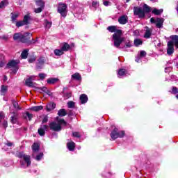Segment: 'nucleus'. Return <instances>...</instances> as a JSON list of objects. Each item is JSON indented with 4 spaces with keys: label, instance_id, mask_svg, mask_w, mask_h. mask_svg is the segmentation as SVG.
Instances as JSON below:
<instances>
[{
    "label": "nucleus",
    "instance_id": "1",
    "mask_svg": "<svg viewBox=\"0 0 178 178\" xmlns=\"http://www.w3.org/2000/svg\"><path fill=\"white\" fill-rule=\"evenodd\" d=\"M33 37V34L26 32L24 34L22 33H15L13 35L14 41H19L22 44H26V45H33L38 41L37 39L31 38Z\"/></svg>",
    "mask_w": 178,
    "mask_h": 178
},
{
    "label": "nucleus",
    "instance_id": "2",
    "mask_svg": "<svg viewBox=\"0 0 178 178\" xmlns=\"http://www.w3.org/2000/svg\"><path fill=\"white\" fill-rule=\"evenodd\" d=\"M122 34L123 31L121 29H116L115 33L113 35L114 47H115V48H120V44L124 41V38H122Z\"/></svg>",
    "mask_w": 178,
    "mask_h": 178
},
{
    "label": "nucleus",
    "instance_id": "3",
    "mask_svg": "<svg viewBox=\"0 0 178 178\" xmlns=\"http://www.w3.org/2000/svg\"><path fill=\"white\" fill-rule=\"evenodd\" d=\"M19 63H20V60H10L6 65V69L13 68V73L16 74L19 70Z\"/></svg>",
    "mask_w": 178,
    "mask_h": 178
},
{
    "label": "nucleus",
    "instance_id": "4",
    "mask_svg": "<svg viewBox=\"0 0 178 178\" xmlns=\"http://www.w3.org/2000/svg\"><path fill=\"white\" fill-rule=\"evenodd\" d=\"M111 138L112 140H116L117 138H123L126 136V132L124 131H120L119 129L115 127L114 129L111 131Z\"/></svg>",
    "mask_w": 178,
    "mask_h": 178
},
{
    "label": "nucleus",
    "instance_id": "5",
    "mask_svg": "<svg viewBox=\"0 0 178 178\" xmlns=\"http://www.w3.org/2000/svg\"><path fill=\"white\" fill-rule=\"evenodd\" d=\"M16 156L19 159H23L26 162L27 168L31 165V157L30 155L25 154L24 152H18Z\"/></svg>",
    "mask_w": 178,
    "mask_h": 178
},
{
    "label": "nucleus",
    "instance_id": "6",
    "mask_svg": "<svg viewBox=\"0 0 178 178\" xmlns=\"http://www.w3.org/2000/svg\"><path fill=\"white\" fill-rule=\"evenodd\" d=\"M57 12L61 15L63 17L67 16V5L64 3H59Z\"/></svg>",
    "mask_w": 178,
    "mask_h": 178
},
{
    "label": "nucleus",
    "instance_id": "7",
    "mask_svg": "<svg viewBox=\"0 0 178 178\" xmlns=\"http://www.w3.org/2000/svg\"><path fill=\"white\" fill-rule=\"evenodd\" d=\"M49 127L51 131L59 132L62 131V125L59 124L58 121L56 122L53 121L49 124Z\"/></svg>",
    "mask_w": 178,
    "mask_h": 178
},
{
    "label": "nucleus",
    "instance_id": "8",
    "mask_svg": "<svg viewBox=\"0 0 178 178\" xmlns=\"http://www.w3.org/2000/svg\"><path fill=\"white\" fill-rule=\"evenodd\" d=\"M134 15L138 16L140 19H144L145 17V13L141 7H134Z\"/></svg>",
    "mask_w": 178,
    "mask_h": 178
},
{
    "label": "nucleus",
    "instance_id": "9",
    "mask_svg": "<svg viewBox=\"0 0 178 178\" xmlns=\"http://www.w3.org/2000/svg\"><path fill=\"white\" fill-rule=\"evenodd\" d=\"M168 49H167V54L168 55L170 56L172 55L175 52V43L173 40H170L168 42Z\"/></svg>",
    "mask_w": 178,
    "mask_h": 178
},
{
    "label": "nucleus",
    "instance_id": "10",
    "mask_svg": "<svg viewBox=\"0 0 178 178\" xmlns=\"http://www.w3.org/2000/svg\"><path fill=\"white\" fill-rule=\"evenodd\" d=\"M10 114L13 115L10 119V123H12V124H16V123H17V120H19V113L16 112H12Z\"/></svg>",
    "mask_w": 178,
    "mask_h": 178
},
{
    "label": "nucleus",
    "instance_id": "11",
    "mask_svg": "<svg viewBox=\"0 0 178 178\" xmlns=\"http://www.w3.org/2000/svg\"><path fill=\"white\" fill-rule=\"evenodd\" d=\"M22 118L23 119H25L26 120H29V122H31L33 120V118H34V115L31 113H30L29 111H26L25 113H22Z\"/></svg>",
    "mask_w": 178,
    "mask_h": 178
},
{
    "label": "nucleus",
    "instance_id": "12",
    "mask_svg": "<svg viewBox=\"0 0 178 178\" xmlns=\"http://www.w3.org/2000/svg\"><path fill=\"white\" fill-rule=\"evenodd\" d=\"M164 22H165V19L157 17L156 21V26L158 29H162L163 27Z\"/></svg>",
    "mask_w": 178,
    "mask_h": 178
},
{
    "label": "nucleus",
    "instance_id": "13",
    "mask_svg": "<svg viewBox=\"0 0 178 178\" xmlns=\"http://www.w3.org/2000/svg\"><path fill=\"white\" fill-rule=\"evenodd\" d=\"M127 22H129L127 15H122L118 18V23H120V24H126Z\"/></svg>",
    "mask_w": 178,
    "mask_h": 178
},
{
    "label": "nucleus",
    "instance_id": "14",
    "mask_svg": "<svg viewBox=\"0 0 178 178\" xmlns=\"http://www.w3.org/2000/svg\"><path fill=\"white\" fill-rule=\"evenodd\" d=\"M56 108V104L55 102H50L46 106V111L47 112H51V111H54Z\"/></svg>",
    "mask_w": 178,
    "mask_h": 178
},
{
    "label": "nucleus",
    "instance_id": "15",
    "mask_svg": "<svg viewBox=\"0 0 178 178\" xmlns=\"http://www.w3.org/2000/svg\"><path fill=\"white\" fill-rule=\"evenodd\" d=\"M72 80H76V81H81L82 77L80 73L76 72L71 76Z\"/></svg>",
    "mask_w": 178,
    "mask_h": 178
},
{
    "label": "nucleus",
    "instance_id": "16",
    "mask_svg": "<svg viewBox=\"0 0 178 178\" xmlns=\"http://www.w3.org/2000/svg\"><path fill=\"white\" fill-rule=\"evenodd\" d=\"M33 80V76H29L26 80L25 81V86L27 87H34V83L31 81Z\"/></svg>",
    "mask_w": 178,
    "mask_h": 178
},
{
    "label": "nucleus",
    "instance_id": "17",
    "mask_svg": "<svg viewBox=\"0 0 178 178\" xmlns=\"http://www.w3.org/2000/svg\"><path fill=\"white\" fill-rule=\"evenodd\" d=\"M79 99L81 101V104L83 105L84 104H87L88 101V97L86 94H82L80 95Z\"/></svg>",
    "mask_w": 178,
    "mask_h": 178
},
{
    "label": "nucleus",
    "instance_id": "18",
    "mask_svg": "<svg viewBox=\"0 0 178 178\" xmlns=\"http://www.w3.org/2000/svg\"><path fill=\"white\" fill-rule=\"evenodd\" d=\"M67 147L69 151H74V149L76 148V143L73 141L69 142L67 143Z\"/></svg>",
    "mask_w": 178,
    "mask_h": 178
},
{
    "label": "nucleus",
    "instance_id": "19",
    "mask_svg": "<svg viewBox=\"0 0 178 178\" xmlns=\"http://www.w3.org/2000/svg\"><path fill=\"white\" fill-rule=\"evenodd\" d=\"M30 20H31V17L30 16V14H27L24 16L22 21L25 24V26H27V24H30Z\"/></svg>",
    "mask_w": 178,
    "mask_h": 178
},
{
    "label": "nucleus",
    "instance_id": "20",
    "mask_svg": "<svg viewBox=\"0 0 178 178\" xmlns=\"http://www.w3.org/2000/svg\"><path fill=\"white\" fill-rule=\"evenodd\" d=\"M61 49L63 52H67L70 49V45L67 42L63 43Z\"/></svg>",
    "mask_w": 178,
    "mask_h": 178
},
{
    "label": "nucleus",
    "instance_id": "21",
    "mask_svg": "<svg viewBox=\"0 0 178 178\" xmlns=\"http://www.w3.org/2000/svg\"><path fill=\"white\" fill-rule=\"evenodd\" d=\"M33 152H38L40 151V145L38 143H34L31 146Z\"/></svg>",
    "mask_w": 178,
    "mask_h": 178
},
{
    "label": "nucleus",
    "instance_id": "22",
    "mask_svg": "<svg viewBox=\"0 0 178 178\" xmlns=\"http://www.w3.org/2000/svg\"><path fill=\"white\" fill-rule=\"evenodd\" d=\"M59 81V79L58 78H49L47 80V84H55V83H58Z\"/></svg>",
    "mask_w": 178,
    "mask_h": 178
},
{
    "label": "nucleus",
    "instance_id": "23",
    "mask_svg": "<svg viewBox=\"0 0 178 178\" xmlns=\"http://www.w3.org/2000/svg\"><path fill=\"white\" fill-rule=\"evenodd\" d=\"M44 109V106H35L31 108V111H33V112H40V111H42Z\"/></svg>",
    "mask_w": 178,
    "mask_h": 178
},
{
    "label": "nucleus",
    "instance_id": "24",
    "mask_svg": "<svg viewBox=\"0 0 178 178\" xmlns=\"http://www.w3.org/2000/svg\"><path fill=\"white\" fill-rule=\"evenodd\" d=\"M8 92V86L5 85H2L1 88V95L5 96V95Z\"/></svg>",
    "mask_w": 178,
    "mask_h": 178
},
{
    "label": "nucleus",
    "instance_id": "25",
    "mask_svg": "<svg viewBox=\"0 0 178 178\" xmlns=\"http://www.w3.org/2000/svg\"><path fill=\"white\" fill-rule=\"evenodd\" d=\"M143 13H149V12H151V10H152V8H151V7H149L148 5L147 4H144L143 5Z\"/></svg>",
    "mask_w": 178,
    "mask_h": 178
},
{
    "label": "nucleus",
    "instance_id": "26",
    "mask_svg": "<svg viewBox=\"0 0 178 178\" xmlns=\"http://www.w3.org/2000/svg\"><path fill=\"white\" fill-rule=\"evenodd\" d=\"M58 115L60 117L63 118V116H66V115H67V112H66V109L61 108V109L58 110Z\"/></svg>",
    "mask_w": 178,
    "mask_h": 178
},
{
    "label": "nucleus",
    "instance_id": "27",
    "mask_svg": "<svg viewBox=\"0 0 178 178\" xmlns=\"http://www.w3.org/2000/svg\"><path fill=\"white\" fill-rule=\"evenodd\" d=\"M27 56H29V49H24L21 54L22 59H27Z\"/></svg>",
    "mask_w": 178,
    "mask_h": 178
},
{
    "label": "nucleus",
    "instance_id": "28",
    "mask_svg": "<svg viewBox=\"0 0 178 178\" xmlns=\"http://www.w3.org/2000/svg\"><path fill=\"white\" fill-rule=\"evenodd\" d=\"M12 104H13V108H15V109H17V111H22L20 106H19V103H17V102H16V100H15V99L12 100Z\"/></svg>",
    "mask_w": 178,
    "mask_h": 178
},
{
    "label": "nucleus",
    "instance_id": "29",
    "mask_svg": "<svg viewBox=\"0 0 178 178\" xmlns=\"http://www.w3.org/2000/svg\"><path fill=\"white\" fill-rule=\"evenodd\" d=\"M35 2L37 6H40V8H45V2L42 0H35Z\"/></svg>",
    "mask_w": 178,
    "mask_h": 178
},
{
    "label": "nucleus",
    "instance_id": "30",
    "mask_svg": "<svg viewBox=\"0 0 178 178\" xmlns=\"http://www.w3.org/2000/svg\"><path fill=\"white\" fill-rule=\"evenodd\" d=\"M163 12V10L162 9L159 10V9L154 8L152 11V13H153V15H155L156 16H159V15H161Z\"/></svg>",
    "mask_w": 178,
    "mask_h": 178
},
{
    "label": "nucleus",
    "instance_id": "31",
    "mask_svg": "<svg viewBox=\"0 0 178 178\" xmlns=\"http://www.w3.org/2000/svg\"><path fill=\"white\" fill-rule=\"evenodd\" d=\"M19 15L20 14L19 13H11V20L13 23H15V22H16V19L17 17H19Z\"/></svg>",
    "mask_w": 178,
    "mask_h": 178
},
{
    "label": "nucleus",
    "instance_id": "32",
    "mask_svg": "<svg viewBox=\"0 0 178 178\" xmlns=\"http://www.w3.org/2000/svg\"><path fill=\"white\" fill-rule=\"evenodd\" d=\"M134 44L135 47H140V45H143V40L140 38H136L134 40Z\"/></svg>",
    "mask_w": 178,
    "mask_h": 178
},
{
    "label": "nucleus",
    "instance_id": "33",
    "mask_svg": "<svg viewBox=\"0 0 178 178\" xmlns=\"http://www.w3.org/2000/svg\"><path fill=\"white\" fill-rule=\"evenodd\" d=\"M127 74V70L126 69L121 68L118 70V76H123Z\"/></svg>",
    "mask_w": 178,
    "mask_h": 178
},
{
    "label": "nucleus",
    "instance_id": "34",
    "mask_svg": "<svg viewBox=\"0 0 178 178\" xmlns=\"http://www.w3.org/2000/svg\"><path fill=\"white\" fill-rule=\"evenodd\" d=\"M63 54H65V52L62 51V49H56L54 50V54L56 55V56H62Z\"/></svg>",
    "mask_w": 178,
    "mask_h": 178
},
{
    "label": "nucleus",
    "instance_id": "35",
    "mask_svg": "<svg viewBox=\"0 0 178 178\" xmlns=\"http://www.w3.org/2000/svg\"><path fill=\"white\" fill-rule=\"evenodd\" d=\"M9 5V2H8V0H3L0 3V9H3L5 6H8Z\"/></svg>",
    "mask_w": 178,
    "mask_h": 178
},
{
    "label": "nucleus",
    "instance_id": "36",
    "mask_svg": "<svg viewBox=\"0 0 178 178\" xmlns=\"http://www.w3.org/2000/svg\"><path fill=\"white\" fill-rule=\"evenodd\" d=\"M151 35H152V33L149 31V29H147L145 32L144 38H151Z\"/></svg>",
    "mask_w": 178,
    "mask_h": 178
},
{
    "label": "nucleus",
    "instance_id": "37",
    "mask_svg": "<svg viewBox=\"0 0 178 178\" xmlns=\"http://www.w3.org/2000/svg\"><path fill=\"white\" fill-rule=\"evenodd\" d=\"M67 107L70 108V109H72L76 106V103L73 101H69L67 103Z\"/></svg>",
    "mask_w": 178,
    "mask_h": 178
},
{
    "label": "nucleus",
    "instance_id": "38",
    "mask_svg": "<svg viewBox=\"0 0 178 178\" xmlns=\"http://www.w3.org/2000/svg\"><path fill=\"white\" fill-rule=\"evenodd\" d=\"M107 30L110 31V33H115L116 26H109L107 27Z\"/></svg>",
    "mask_w": 178,
    "mask_h": 178
},
{
    "label": "nucleus",
    "instance_id": "39",
    "mask_svg": "<svg viewBox=\"0 0 178 178\" xmlns=\"http://www.w3.org/2000/svg\"><path fill=\"white\" fill-rule=\"evenodd\" d=\"M38 133L39 136L41 137H43V136H45V130L43 128H39L38 130Z\"/></svg>",
    "mask_w": 178,
    "mask_h": 178
},
{
    "label": "nucleus",
    "instance_id": "40",
    "mask_svg": "<svg viewBox=\"0 0 178 178\" xmlns=\"http://www.w3.org/2000/svg\"><path fill=\"white\" fill-rule=\"evenodd\" d=\"M16 27H22V26H26V24H24V21H19L17 22L15 24Z\"/></svg>",
    "mask_w": 178,
    "mask_h": 178
},
{
    "label": "nucleus",
    "instance_id": "41",
    "mask_svg": "<svg viewBox=\"0 0 178 178\" xmlns=\"http://www.w3.org/2000/svg\"><path fill=\"white\" fill-rule=\"evenodd\" d=\"M42 156H44V153L40 152V154H38L36 157H35V160L36 161H40L41 159H42Z\"/></svg>",
    "mask_w": 178,
    "mask_h": 178
},
{
    "label": "nucleus",
    "instance_id": "42",
    "mask_svg": "<svg viewBox=\"0 0 178 178\" xmlns=\"http://www.w3.org/2000/svg\"><path fill=\"white\" fill-rule=\"evenodd\" d=\"M35 59H37L35 56H30L29 58L28 59V62L29 63H33V62H35Z\"/></svg>",
    "mask_w": 178,
    "mask_h": 178
},
{
    "label": "nucleus",
    "instance_id": "43",
    "mask_svg": "<svg viewBox=\"0 0 178 178\" xmlns=\"http://www.w3.org/2000/svg\"><path fill=\"white\" fill-rule=\"evenodd\" d=\"M38 64L44 65V63H45V60H44L43 57H40L38 60Z\"/></svg>",
    "mask_w": 178,
    "mask_h": 178
},
{
    "label": "nucleus",
    "instance_id": "44",
    "mask_svg": "<svg viewBox=\"0 0 178 178\" xmlns=\"http://www.w3.org/2000/svg\"><path fill=\"white\" fill-rule=\"evenodd\" d=\"M58 122L60 126H62V124H63L64 126H66V124H67V122H66L64 119H60Z\"/></svg>",
    "mask_w": 178,
    "mask_h": 178
},
{
    "label": "nucleus",
    "instance_id": "45",
    "mask_svg": "<svg viewBox=\"0 0 178 178\" xmlns=\"http://www.w3.org/2000/svg\"><path fill=\"white\" fill-rule=\"evenodd\" d=\"M73 137H75L76 138H80L81 137V135H80L79 132L75 131L72 133Z\"/></svg>",
    "mask_w": 178,
    "mask_h": 178
},
{
    "label": "nucleus",
    "instance_id": "46",
    "mask_svg": "<svg viewBox=\"0 0 178 178\" xmlns=\"http://www.w3.org/2000/svg\"><path fill=\"white\" fill-rule=\"evenodd\" d=\"M171 94H178V88L176 86L172 87Z\"/></svg>",
    "mask_w": 178,
    "mask_h": 178
},
{
    "label": "nucleus",
    "instance_id": "47",
    "mask_svg": "<svg viewBox=\"0 0 178 178\" xmlns=\"http://www.w3.org/2000/svg\"><path fill=\"white\" fill-rule=\"evenodd\" d=\"M38 76L40 77V80H44L45 77H47V74L40 73Z\"/></svg>",
    "mask_w": 178,
    "mask_h": 178
},
{
    "label": "nucleus",
    "instance_id": "48",
    "mask_svg": "<svg viewBox=\"0 0 178 178\" xmlns=\"http://www.w3.org/2000/svg\"><path fill=\"white\" fill-rule=\"evenodd\" d=\"M44 9V8L42 7H39L38 8H35L34 12L35 13H41V12H42V10Z\"/></svg>",
    "mask_w": 178,
    "mask_h": 178
},
{
    "label": "nucleus",
    "instance_id": "49",
    "mask_svg": "<svg viewBox=\"0 0 178 178\" xmlns=\"http://www.w3.org/2000/svg\"><path fill=\"white\" fill-rule=\"evenodd\" d=\"M5 66V62L2 60V55H0V67Z\"/></svg>",
    "mask_w": 178,
    "mask_h": 178
},
{
    "label": "nucleus",
    "instance_id": "50",
    "mask_svg": "<svg viewBox=\"0 0 178 178\" xmlns=\"http://www.w3.org/2000/svg\"><path fill=\"white\" fill-rule=\"evenodd\" d=\"M171 40L172 41H178V35H174L170 36Z\"/></svg>",
    "mask_w": 178,
    "mask_h": 178
},
{
    "label": "nucleus",
    "instance_id": "51",
    "mask_svg": "<svg viewBox=\"0 0 178 178\" xmlns=\"http://www.w3.org/2000/svg\"><path fill=\"white\" fill-rule=\"evenodd\" d=\"M39 90H41V91H42L43 92H45V94L48 91V88L45 86H43L42 88H39Z\"/></svg>",
    "mask_w": 178,
    "mask_h": 178
},
{
    "label": "nucleus",
    "instance_id": "52",
    "mask_svg": "<svg viewBox=\"0 0 178 178\" xmlns=\"http://www.w3.org/2000/svg\"><path fill=\"white\" fill-rule=\"evenodd\" d=\"M51 26H52V23L49 22V21H47L46 22V28L51 29Z\"/></svg>",
    "mask_w": 178,
    "mask_h": 178
},
{
    "label": "nucleus",
    "instance_id": "53",
    "mask_svg": "<svg viewBox=\"0 0 178 178\" xmlns=\"http://www.w3.org/2000/svg\"><path fill=\"white\" fill-rule=\"evenodd\" d=\"M140 55L141 58H144V56H147V52L145 51H141Z\"/></svg>",
    "mask_w": 178,
    "mask_h": 178
},
{
    "label": "nucleus",
    "instance_id": "54",
    "mask_svg": "<svg viewBox=\"0 0 178 178\" xmlns=\"http://www.w3.org/2000/svg\"><path fill=\"white\" fill-rule=\"evenodd\" d=\"M124 47L125 48H131V42H126Z\"/></svg>",
    "mask_w": 178,
    "mask_h": 178
},
{
    "label": "nucleus",
    "instance_id": "55",
    "mask_svg": "<svg viewBox=\"0 0 178 178\" xmlns=\"http://www.w3.org/2000/svg\"><path fill=\"white\" fill-rule=\"evenodd\" d=\"M48 122V115L44 117L42 123H47Z\"/></svg>",
    "mask_w": 178,
    "mask_h": 178
},
{
    "label": "nucleus",
    "instance_id": "56",
    "mask_svg": "<svg viewBox=\"0 0 178 178\" xmlns=\"http://www.w3.org/2000/svg\"><path fill=\"white\" fill-rule=\"evenodd\" d=\"M42 65H41V64H37L36 65V69H37V70H41V69H42Z\"/></svg>",
    "mask_w": 178,
    "mask_h": 178
},
{
    "label": "nucleus",
    "instance_id": "57",
    "mask_svg": "<svg viewBox=\"0 0 178 178\" xmlns=\"http://www.w3.org/2000/svg\"><path fill=\"white\" fill-rule=\"evenodd\" d=\"M2 126L4 127V129H6V127H8V121H3Z\"/></svg>",
    "mask_w": 178,
    "mask_h": 178
},
{
    "label": "nucleus",
    "instance_id": "58",
    "mask_svg": "<svg viewBox=\"0 0 178 178\" xmlns=\"http://www.w3.org/2000/svg\"><path fill=\"white\" fill-rule=\"evenodd\" d=\"M66 98H70L72 97V92H67L65 94Z\"/></svg>",
    "mask_w": 178,
    "mask_h": 178
},
{
    "label": "nucleus",
    "instance_id": "59",
    "mask_svg": "<svg viewBox=\"0 0 178 178\" xmlns=\"http://www.w3.org/2000/svg\"><path fill=\"white\" fill-rule=\"evenodd\" d=\"M150 22H151V23H153V24H156V19H155V18L152 17V18L150 19Z\"/></svg>",
    "mask_w": 178,
    "mask_h": 178
},
{
    "label": "nucleus",
    "instance_id": "60",
    "mask_svg": "<svg viewBox=\"0 0 178 178\" xmlns=\"http://www.w3.org/2000/svg\"><path fill=\"white\" fill-rule=\"evenodd\" d=\"M97 5H98V2H97V1H92V6L93 8H97Z\"/></svg>",
    "mask_w": 178,
    "mask_h": 178
},
{
    "label": "nucleus",
    "instance_id": "61",
    "mask_svg": "<svg viewBox=\"0 0 178 178\" xmlns=\"http://www.w3.org/2000/svg\"><path fill=\"white\" fill-rule=\"evenodd\" d=\"M6 145H7V147H12V145H13V143L11 142H7V143H6Z\"/></svg>",
    "mask_w": 178,
    "mask_h": 178
},
{
    "label": "nucleus",
    "instance_id": "62",
    "mask_svg": "<svg viewBox=\"0 0 178 178\" xmlns=\"http://www.w3.org/2000/svg\"><path fill=\"white\" fill-rule=\"evenodd\" d=\"M44 130H48L49 129V126L45 124V125H43V128H42Z\"/></svg>",
    "mask_w": 178,
    "mask_h": 178
},
{
    "label": "nucleus",
    "instance_id": "63",
    "mask_svg": "<svg viewBox=\"0 0 178 178\" xmlns=\"http://www.w3.org/2000/svg\"><path fill=\"white\" fill-rule=\"evenodd\" d=\"M68 116H73V111H70L67 113Z\"/></svg>",
    "mask_w": 178,
    "mask_h": 178
},
{
    "label": "nucleus",
    "instance_id": "64",
    "mask_svg": "<svg viewBox=\"0 0 178 178\" xmlns=\"http://www.w3.org/2000/svg\"><path fill=\"white\" fill-rule=\"evenodd\" d=\"M174 42H175V45L176 48H177V49H178V40H174Z\"/></svg>",
    "mask_w": 178,
    "mask_h": 178
}]
</instances>
